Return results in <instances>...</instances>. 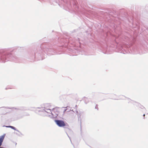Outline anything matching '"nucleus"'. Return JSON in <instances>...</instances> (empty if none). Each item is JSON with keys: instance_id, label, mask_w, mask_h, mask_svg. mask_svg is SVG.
<instances>
[{"instance_id": "nucleus-9", "label": "nucleus", "mask_w": 148, "mask_h": 148, "mask_svg": "<svg viewBox=\"0 0 148 148\" xmlns=\"http://www.w3.org/2000/svg\"><path fill=\"white\" fill-rule=\"evenodd\" d=\"M0 148H5V147H0Z\"/></svg>"}, {"instance_id": "nucleus-7", "label": "nucleus", "mask_w": 148, "mask_h": 148, "mask_svg": "<svg viewBox=\"0 0 148 148\" xmlns=\"http://www.w3.org/2000/svg\"><path fill=\"white\" fill-rule=\"evenodd\" d=\"M10 128H11L15 130H16L17 132H18V130L17 129H16V127H14L12 126V127H10Z\"/></svg>"}, {"instance_id": "nucleus-5", "label": "nucleus", "mask_w": 148, "mask_h": 148, "mask_svg": "<svg viewBox=\"0 0 148 148\" xmlns=\"http://www.w3.org/2000/svg\"><path fill=\"white\" fill-rule=\"evenodd\" d=\"M18 132L19 133H18L16 132L15 133L16 134V135L18 136L21 137L23 135L22 133L21 132H20L19 131V132Z\"/></svg>"}, {"instance_id": "nucleus-2", "label": "nucleus", "mask_w": 148, "mask_h": 148, "mask_svg": "<svg viewBox=\"0 0 148 148\" xmlns=\"http://www.w3.org/2000/svg\"><path fill=\"white\" fill-rule=\"evenodd\" d=\"M55 122L59 127H64L66 125L65 123H64V121L62 120H56Z\"/></svg>"}, {"instance_id": "nucleus-10", "label": "nucleus", "mask_w": 148, "mask_h": 148, "mask_svg": "<svg viewBox=\"0 0 148 148\" xmlns=\"http://www.w3.org/2000/svg\"><path fill=\"white\" fill-rule=\"evenodd\" d=\"M145 116V114H143V116Z\"/></svg>"}, {"instance_id": "nucleus-3", "label": "nucleus", "mask_w": 148, "mask_h": 148, "mask_svg": "<svg viewBox=\"0 0 148 148\" xmlns=\"http://www.w3.org/2000/svg\"><path fill=\"white\" fill-rule=\"evenodd\" d=\"M5 108L9 109H15V110H26V108L24 107H20V108H16L14 107H5Z\"/></svg>"}, {"instance_id": "nucleus-6", "label": "nucleus", "mask_w": 148, "mask_h": 148, "mask_svg": "<svg viewBox=\"0 0 148 148\" xmlns=\"http://www.w3.org/2000/svg\"><path fill=\"white\" fill-rule=\"evenodd\" d=\"M56 111V109H53V110H52L51 112V114L52 115H54V114L53 113L55 112Z\"/></svg>"}, {"instance_id": "nucleus-4", "label": "nucleus", "mask_w": 148, "mask_h": 148, "mask_svg": "<svg viewBox=\"0 0 148 148\" xmlns=\"http://www.w3.org/2000/svg\"><path fill=\"white\" fill-rule=\"evenodd\" d=\"M5 134H4L0 136V147H1L2 145L4 139L5 138Z\"/></svg>"}, {"instance_id": "nucleus-1", "label": "nucleus", "mask_w": 148, "mask_h": 148, "mask_svg": "<svg viewBox=\"0 0 148 148\" xmlns=\"http://www.w3.org/2000/svg\"><path fill=\"white\" fill-rule=\"evenodd\" d=\"M16 56L9 53L3 49L0 50V62L4 63L8 61L14 60Z\"/></svg>"}, {"instance_id": "nucleus-8", "label": "nucleus", "mask_w": 148, "mask_h": 148, "mask_svg": "<svg viewBox=\"0 0 148 148\" xmlns=\"http://www.w3.org/2000/svg\"><path fill=\"white\" fill-rule=\"evenodd\" d=\"M4 126L6 127H9L10 128L12 127V126Z\"/></svg>"}]
</instances>
